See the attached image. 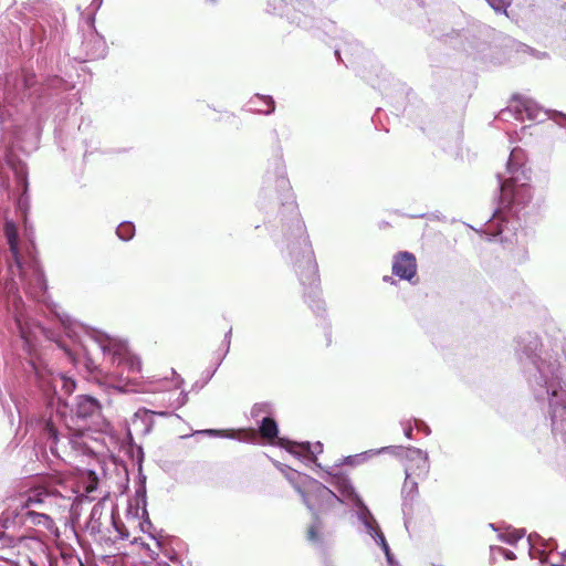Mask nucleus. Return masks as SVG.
Listing matches in <instances>:
<instances>
[{"mask_svg": "<svg viewBox=\"0 0 566 566\" xmlns=\"http://www.w3.org/2000/svg\"><path fill=\"white\" fill-rule=\"evenodd\" d=\"M90 340L95 344L105 355L109 356L112 364H116L117 367H122L123 371L127 370L128 375L139 374L142 371L140 359L133 355L126 344L119 339L112 338L108 335L102 333H95L90 336ZM120 381H124L122 379ZM135 378L127 376L123 384V390L134 391V388H129L130 384H134Z\"/></svg>", "mask_w": 566, "mask_h": 566, "instance_id": "1", "label": "nucleus"}, {"mask_svg": "<svg viewBox=\"0 0 566 566\" xmlns=\"http://www.w3.org/2000/svg\"><path fill=\"white\" fill-rule=\"evenodd\" d=\"M522 175V179L514 176L501 184L502 198L509 203L522 205L531 198V189L527 185L530 178L524 172Z\"/></svg>", "mask_w": 566, "mask_h": 566, "instance_id": "2", "label": "nucleus"}, {"mask_svg": "<svg viewBox=\"0 0 566 566\" xmlns=\"http://www.w3.org/2000/svg\"><path fill=\"white\" fill-rule=\"evenodd\" d=\"M407 465H406V475L408 478L411 476H420L424 475L429 471V462L428 457L419 449H410L407 453Z\"/></svg>", "mask_w": 566, "mask_h": 566, "instance_id": "3", "label": "nucleus"}, {"mask_svg": "<svg viewBox=\"0 0 566 566\" xmlns=\"http://www.w3.org/2000/svg\"><path fill=\"white\" fill-rule=\"evenodd\" d=\"M51 495V491L44 485H35L30 488L23 494L20 495V507L27 510L32 506L42 504L48 496Z\"/></svg>", "mask_w": 566, "mask_h": 566, "instance_id": "4", "label": "nucleus"}, {"mask_svg": "<svg viewBox=\"0 0 566 566\" xmlns=\"http://www.w3.org/2000/svg\"><path fill=\"white\" fill-rule=\"evenodd\" d=\"M304 480L307 481L308 493L303 494L304 501L310 509H313L314 504L312 503V494L315 495L321 501L329 502L333 499H336V495L322 483L310 479L308 476H304Z\"/></svg>", "mask_w": 566, "mask_h": 566, "instance_id": "5", "label": "nucleus"}, {"mask_svg": "<svg viewBox=\"0 0 566 566\" xmlns=\"http://www.w3.org/2000/svg\"><path fill=\"white\" fill-rule=\"evenodd\" d=\"M416 259L412 254L403 252L399 254L392 265L394 273L405 280H410L416 274Z\"/></svg>", "mask_w": 566, "mask_h": 566, "instance_id": "6", "label": "nucleus"}, {"mask_svg": "<svg viewBox=\"0 0 566 566\" xmlns=\"http://www.w3.org/2000/svg\"><path fill=\"white\" fill-rule=\"evenodd\" d=\"M98 479L93 471H83L78 475L76 483L72 486L75 494L81 496L88 495L97 489Z\"/></svg>", "mask_w": 566, "mask_h": 566, "instance_id": "7", "label": "nucleus"}, {"mask_svg": "<svg viewBox=\"0 0 566 566\" xmlns=\"http://www.w3.org/2000/svg\"><path fill=\"white\" fill-rule=\"evenodd\" d=\"M279 443L280 446L286 448L293 454L310 453L312 455H316L322 453L323 451V444L321 442H316L314 444H311L310 442L295 443L280 439Z\"/></svg>", "mask_w": 566, "mask_h": 566, "instance_id": "8", "label": "nucleus"}, {"mask_svg": "<svg viewBox=\"0 0 566 566\" xmlns=\"http://www.w3.org/2000/svg\"><path fill=\"white\" fill-rule=\"evenodd\" d=\"M27 521H30L33 525L43 526L54 535H59V528L55 526L54 521L46 514L36 513L34 511H28L24 514Z\"/></svg>", "mask_w": 566, "mask_h": 566, "instance_id": "9", "label": "nucleus"}, {"mask_svg": "<svg viewBox=\"0 0 566 566\" xmlns=\"http://www.w3.org/2000/svg\"><path fill=\"white\" fill-rule=\"evenodd\" d=\"M6 237L10 247V251L14 258L17 266L22 271V265L20 261L19 250H18V232L15 224L13 222L8 221L6 223Z\"/></svg>", "mask_w": 566, "mask_h": 566, "instance_id": "10", "label": "nucleus"}, {"mask_svg": "<svg viewBox=\"0 0 566 566\" xmlns=\"http://www.w3.org/2000/svg\"><path fill=\"white\" fill-rule=\"evenodd\" d=\"M48 386L53 389V391H56L57 387H61V390L65 395H70L75 389V382L73 379L66 377L65 375L57 374L52 375L51 378L48 380Z\"/></svg>", "mask_w": 566, "mask_h": 566, "instance_id": "11", "label": "nucleus"}, {"mask_svg": "<svg viewBox=\"0 0 566 566\" xmlns=\"http://www.w3.org/2000/svg\"><path fill=\"white\" fill-rule=\"evenodd\" d=\"M98 409L96 399L88 396H81L77 399V413L81 417H87Z\"/></svg>", "mask_w": 566, "mask_h": 566, "instance_id": "12", "label": "nucleus"}, {"mask_svg": "<svg viewBox=\"0 0 566 566\" xmlns=\"http://www.w3.org/2000/svg\"><path fill=\"white\" fill-rule=\"evenodd\" d=\"M365 525L368 530V533L375 538V541L382 547L386 556H387V559L388 562L391 560V556H390V552H389V546L385 539V536L384 534L380 532V530L378 528L377 525H374L375 521L370 522L368 520H365Z\"/></svg>", "mask_w": 566, "mask_h": 566, "instance_id": "13", "label": "nucleus"}, {"mask_svg": "<svg viewBox=\"0 0 566 566\" xmlns=\"http://www.w3.org/2000/svg\"><path fill=\"white\" fill-rule=\"evenodd\" d=\"M261 436L265 439L272 440L276 438L277 426L274 420L264 418L260 427Z\"/></svg>", "mask_w": 566, "mask_h": 566, "instance_id": "14", "label": "nucleus"}, {"mask_svg": "<svg viewBox=\"0 0 566 566\" xmlns=\"http://www.w3.org/2000/svg\"><path fill=\"white\" fill-rule=\"evenodd\" d=\"M116 233L122 240H129L130 238H133L135 233V227L130 222L120 223L117 228Z\"/></svg>", "mask_w": 566, "mask_h": 566, "instance_id": "15", "label": "nucleus"}, {"mask_svg": "<svg viewBox=\"0 0 566 566\" xmlns=\"http://www.w3.org/2000/svg\"><path fill=\"white\" fill-rule=\"evenodd\" d=\"M518 103H520V105H516L515 108L521 114L522 118H523V114H522L523 111H522L521 107H523L527 118H530V119H535L536 118L535 109L532 106L530 101L525 99V101H520Z\"/></svg>", "mask_w": 566, "mask_h": 566, "instance_id": "16", "label": "nucleus"}, {"mask_svg": "<svg viewBox=\"0 0 566 566\" xmlns=\"http://www.w3.org/2000/svg\"><path fill=\"white\" fill-rule=\"evenodd\" d=\"M402 492L406 496L413 497L417 493V483L411 478L406 476V481L402 488Z\"/></svg>", "mask_w": 566, "mask_h": 566, "instance_id": "17", "label": "nucleus"}, {"mask_svg": "<svg viewBox=\"0 0 566 566\" xmlns=\"http://www.w3.org/2000/svg\"><path fill=\"white\" fill-rule=\"evenodd\" d=\"M103 0H82L78 8L84 7L90 13L95 12L101 7Z\"/></svg>", "mask_w": 566, "mask_h": 566, "instance_id": "18", "label": "nucleus"}, {"mask_svg": "<svg viewBox=\"0 0 566 566\" xmlns=\"http://www.w3.org/2000/svg\"><path fill=\"white\" fill-rule=\"evenodd\" d=\"M256 101L262 102L266 108H255L256 112L270 114L273 111V101L269 96H256Z\"/></svg>", "mask_w": 566, "mask_h": 566, "instance_id": "19", "label": "nucleus"}, {"mask_svg": "<svg viewBox=\"0 0 566 566\" xmlns=\"http://www.w3.org/2000/svg\"><path fill=\"white\" fill-rule=\"evenodd\" d=\"M523 536H524V533L522 531L515 530L512 532H507L502 537H503V541H505L506 543L514 544L517 541H520Z\"/></svg>", "mask_w": 566, "mask_h": 566, "instance_id": "20", "label": "nucleus"}, {"mask_svg": "<svg viewBox=\"0 0 566 566\" xmlns=\"http://www.w3.org/2000/svg\"><path fill=\"white\" fill-rule=\"evenodd\" d=\"M495 11L506 12L507 1L506 0H486Z\"/></svg>", "mask_w": 566, "mask_h": 566, "instance_id": "21", "label": "nucleus"}, {"mask_svg": "<svg viewBox=\"0 0 566 566\" xmlns=\"http://www.w3.org/2000/svg\"><path fill=\"white\" fill-rule=\"evenodd\" d=\"M520 154H521V150H520V149H517V148L513 149V150H512V153H511L510 160H509V164H507V166H509V170H510L511 172H513V160H514L515 158H517Z\"/></svg>", "mask_w": 566, "mask_h": 566, "instance_id": "22", "label": "nucleus"}, {"mask_svg": "<svg viewBox=\"0 0 566 566\" xmlns=\"http://www.w3.org/2000/svg\"><path fill=\"white\" fill-rule=\"evenodd\" d=\"M15 322H17V325H18V327H19V329H20V333H21L22 338H24V339L28 342V340H29V334H28V332L25 331V328L23 327L21 318H20V317H17V318H15Z\"/></svg>", "mask_w": 566, "mask_h": 566, "instance_id": "23", "label": "nucleus"}, {"mask_svg": "<svg viewBox=\"0 0 566 566\" xmlns=\"http://www.w3.org/2000/svg\"><path fill=\"white\" fill-rule=\"evenodd\" d=\"M35 280H36V284H38L39 289L44 290L45 285H44V281H43L41 273H39V272L35 273Z\"/></svg>", "mask_w": 566, "mask_h": 566, "instance_id": "24", "label": "nucleus"}, {"mask_svg": "<svg viewBox=\"0 0 566 566\" xmlns=\"http://www.w3.org/2000/svg\"><path fill=\"white\" fill-rule=\"evenodd\" d=\"M181 378L176 376L174 379H172V384L169 388H179L181 386Z\"/></svg>", "mask_w": 566, "mask_h": 566, "instance_id": "25", "label": "nucleus"}, {"mask_svg": "<svg viewBox=\"0 0 566 566\" xmlns=\"http://www.w3.org/2000/svg\"><path fill=\"white\" fill-rule=\"evenodd\" d=\"M308 538L312 539V541L316 539V533H315L314 527L310 528V531H308Z\"/></svg>", "mask_w": 566, "mask_h": 566, "instance_id": "26", "label": "nucleus"}, {"mask_svg": "<svg viewBox=\"0 0 566 566\" xmlns=\"http://www.w3.org/2000/svg\"><path fill=\"white\" fill-rule=\"evenodd\" d=\"M504 556L506 559H513L515 557L514 553L511 551H505Z\"/></svg>", "mask_w": 566, "mask_h": 566, "instance_id": "27", "label": "nucleus"}, {"mask_svg": "<svg viewBox=\"0 0 566 566\" xmlns=\"http://www.w3.org/2000/svg\"><path fill=\"white\" fill-rule=\"evenodd\" d=\"M562 418H564L566 416V409L564 408L563 411L560 412L559 415Z\"/></svg>", "mask_w": 566, "mask_h": 566, "instance_id": "28", "label": "nucleus"}, {"mask_svg": "<svg viewBox=\"0 0 566 566\" xmlns=\"http://www.w3.org/2000/svg\"><path fill=\"white\" fill-rule=\"evenodd\" d=\"M556 395H557V392L555 390H552V396L555 397Z\"/></svg>", "mask_w": 566, "mask_h": 566, "instance_id": "29", "label": "nucleus"}]
</instances>
